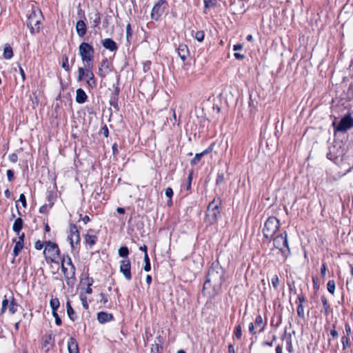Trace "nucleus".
<instances>
[{"label": "nucleus", "instance_id": "aec40b11", "mask_svg": "<svg viewBox=\"0 0 353 353\" xmlns=\"http://www.w3.org/2000/svg\"><path fill=\"white\" fill-rule=\"evenodd\" d=\"M87 99H88V96L83 89L79 88L77 90L76 101L78 103H85Z\"/></svg>", "mask_w": 353, "mask_h": 353}, {"label": "nucleus", "instance_id": "473e14b6", "mask_svg": "<svg viewBox=\"0 0 353 353\" xmlns=\"http://www.w3.org/2000/svg\"><path fill=\"white\" fill-rule=\"evenodd\" d=\"M119 255L121 256V257H127L128 255L129 254V250L127 247L125 246H122L119 249Z\"/></svg>", "mask_w": 353, "mask_h": 353}, {"label": "nucleus", "instance_id": "393cba45", "mask_svg": "<svg viewBox=\"0 0 353 353\" xmlns=\"http://www.w3.org/2000/svg\"><path fill=\"white\" fill-rule=\"evenodd\" d=\"M12 57H13V52H12V48L8 44L5 45L4 50H3V57L6 59H10Z\"/></svg>", "mask_w": 353, "mask_h": 353}, {"label": "nucleus", "instance_id": "f8f14e48", "mask_svg": "<svg viewBox=\"0 0 353 353\" xmlns=\"http://www.w3.org/2000/svg\"><path fill=\"white\" fill-rule=\"evenodd\" d=\"M119 270L127 281L132 279L131 263L129 259H127L121 261Z\"/></svg>", "mask_w": 353, "mask_h": 353}, {"label": "nucleus", "instance_id": "39448f33", "mask_svg": "<svg viewBox=\"0 0 353 353\" xmlns=\"http://www.w3.org/2000/svg\"><path fill=\"white\" fill-rule=\"evenodd\" d=\"M280 227V221L275 216H270L265 222L263 234L266 239L270 240Z\"/></svg>", "mask_w": 353, "mask_h": 353}, {"label": "nucleus", "instance_id": "c9c22d12", "mask_svg": "<svg viewBox=\"0 0 353 353\" xmlns=\"http://www.w3.org/2000/svg\"><path fill=\"white\" fill-rule=\"evenodd\" d=\"M194 37L199 42H202L205 37V33L203 30L196 31Z\"/></svg>", "mask_w": 353, "mask_h": 353}, {"label": "nucleus", "instance_id": "412c9836", "mask_svg": "<svg viewBox=\"0 0 353 353\" xmlns=\"http://www.w3.org/2000/svg\"><path fill=\"white\" fill-rule=\"evenodd\" d=\"M254 323L256 327L259 328V332H262L264 331L265 323H263L261 315L259 314L256 316Z\"/></svg>", "mask_w": 353, "mask_h": 353}, {"label": "nucleus", "instance_id": "de8ad7c7", "mask_svg": "<svg viewBox=\"0 0 353 353\" xmlns=\"http://www.w3.org/2000/svg\"><path fill=\"white\" fill-rule=\"evenodd\" d=\"M52 315L54 317L55 319V323L57 325H61V319H60V317L59 316L57 312H52Z\"/></svg>", "mask_w": 353, "mask_h": 353}, {"label": "nucleus", "instance_id": "37998d69", "mask_svg": "<svg viewBox=\"0 0 353 353\" xmlns=\"http://www.w3.org/2000/svg\"><path fill=\"white\" fill-rule=\"evenodd\" d=\"M224 175L223 173H219L216 179V184L220 185L224 181Z\"/></svg>", "mask_w": 353, "mask_h": 353}, {"label": "nucleus", "instance_id": "4d7b16f0", "mask_svg": "<svg viewBox=\"0 0 353 353\" xmlns=\"http://www.w3.org/2000/svg\"><path fill=\"white\" fill-rule=\"evenodd\" d=\"M297 300L299 301V304L303 305V303L305 301V297L303 293H301L298 295Z\"/></svg>", "mask_w": 353, "mask_h": 353}, {"label": "nucleus", "instance_id": "8fccbe9b", "mask_svg": "<svg viewBox=\"0 0 353 353\" xmlns=\"http://www.w3.org/2000/svg\"><path fill=\"white\" fill-rule=\"evenodd\" d=\"M8 180L12 181L14 179V172L12 170H8L6 172Z\"/></svg>", "mask_w": 353, "mask_h": 353}, {"label": "nucleus", "instance_id": "c85d7f7f", "mask_svg": "<svg viewBox=\"0 0 353 353\" xmlns=\"http://www.w3.org/2000/svg\"><path fill=\"white\" fill-rule=\"evenodd\" d=\"M23 248V244L21 243L20 241H15V245L13 249V254L14 257L19 255Z\"/></svg>", "mask_w": 353, "mask_h": 353}, {"label": "nucleus", "instance_id": "bf43d9fd", "mask_svg": "<svg viewBox=\"0 0 353 353\" xmlns=\"http://www.w3.org/2000/svg\"><path fill=\"white\" fill-rule=\"evenodd\" d=\"M214 145V143H212V144L208 147V149H206V150H205L204 151H203V152H201V154H203V156L204 154H208V153H209V152H212V150H213Z\"/></svg>", "mask_w": 353, "mask_h": 353}, {"label": "nucleus", "instance_id": "49530a36", "mask_svg": "<svg viewBox=\"0 0 353 353\" xmlns=\"http://www.w3.org/2000/svg\"><path fill=\"white\" fill-rule=\"evenodd\" d=\"M345 334H346L345 336H350V335L352 334L351 326L350 325V324L348 323H346L345 324Z\"/></svg>", "mask_w": 353, "mask_h": 353}, {"label": "nucleus", "instance_id": "4468645a", "mask_svg": "<svg viewBox=\"0 0 353 353\" xmlns=\"http://www.w3.org/2000/svg\"><path fill=\"white\" fill-rule=\"evenodd\" d=\"M176 51L179 57L183 62L190 57V52L185 44H179Z\"/></svg>", "mask_w": 353, "mask_h": 353}, {"label": "nucleus", "instance_id": "dca6fc26", "mask_svg": "<svg viewBox=\"0 0 353 353\" xmlns=\"http://www.w3.org/2000/svg\"><path fill=\"white\" fill-rule=\"evenodd\" d=\"M77 33L80 37H83L86 34L87 28L85 23L83 20H79L76 24Z\"/></svg>", "mask_w": 353, "mask_h": 353}, {"label": "nucleus", "instance_id": "b1692460", "mask_svg": "<svg viewBox=\"0 0 353 353\" xmlns=\"http://www.w3.org/2000/svg\"><path fill=\"white\" fill-rule=\"evenodd\" d=\"M321 299L323 304L324 314L327 315L331 311L330 305L329 304L328 301L325 296H322Z\"/></svg>", "mask_w": 353, "mask_h": 353}, {"label": "nucleus", "instance_id": "a19ab883", "mask_svg": "<svg viewBox=\"0 0 353 353\" xmlns=\"http://www.w3.org/2000/svg\"><path fill=\"white\" fill-rule=\"evenodd\" d=\"M272 284L275 290H277L279 284V279L277 275H274L271 279Z\"/></svg>", "mask_w": 353, "mask_h": 353}, {"label": "nucleus", "instance_id": "5701e85b", "mask_svg": "<svg viewBox=\"0 0 353 353\" xmlns=\"http://www.w3.org/2000/svg\"><path fill=\"white\" fill-rule=\"evenodd\" d=\"M97 240V236L96 235H92L90 234H86L85 235V241L86 244L89 245L90 247L93 246Z\"/></svg>", "mask_w": 353, "mask_h": 353}, {"label": "nucleus", "instance_id": "603ef678", "mask_svg": "<svg viewBox=\"0 0 353 353\" xmlns=\"http://www.w3.org/2000/svg\"><path fill=\"white\" fill-rule=\"evenodd\" d=\"M9 160L12 163H16L18 161V156L15 153H12L8 157Z\"/></svg>", "mask_w": 353, "mask_h": 353}, {"label": "nucleus", "instance_id": "5fc2aeb1", "mask_svg": "<svg viewBox=\"0 0 353 353\" xmlns=\"http://www.w3.org/2000/svg\"><path fill=\"white\" fill-rule=\"evenodd\" d=\"M19 201L22 203V205L26 208V196L23 194H21L19 196Z\"/></svg>", "mask_w": 353, "mask_h": 353}, {"label": "nucleus", "instance_id": "4c0bfd02", "mask_svg": "<svg viewBox=\"0 0 353 353\" xmlns=\"http://www.w3.org/2000/svg\"><path fill=\"white\" fill-rule=\"evenodd\" d=\"M297 315L301 319L305 318V314H304V308L303 305L301 304H299L296 308Z\"/></svg>", "mask_w": 353, "mask_h": 353}, {"label": "nucleus", "instance_id": "864d4df0", "mask_svg": "<svg viewBox=\"0 0 353 353\" xmlns=\"http://www.w3.org/2000/svg\"><path fill=\"white\" fill-rule=\"evenodd\" d=\"M110 72L105 70L102 68L99 67V72L98 74L101 77H105L107 74H108Z\"/></svg>", "mask_w": 353, "mask_h": 353}, {"label": "nucleus", "instance_id": "13d9d810", "mask_svg": "<svg viewBox=\"0 0 353 353\" xmlns=\"http://www.w3.org/2000/svg\"><path fill=\"white\" fill-rule=\"evenodd\" d=\"M249 332L252 334H256V332L254 330V325L253 323H250L248 325Z\"/></svg>", "mask_w": 353, "mask_h": 353}, {"label": "nucleus", "instance_id": "3c124183", "mask_svg": "<svg viewBox=\"0 0 353 353\" xmlns=\"http://www.w3.org/2000/svg\"><path fill=\"white\" fill-rule=\"evenodd\" d=\"M87 72V66H85V68H79L78 69V74L81 76H83V77L86 76Z\"/></svg>", "mask_w": 353, "mask_h": 353}, {"label": "nucleus", "instance_id": "6e6552de", "mask_svg": "<svg viewBox=\"0 0 353 353\" xmlns=\"http://www.w3.org/2000/svg\"><path fill=\"white\" fill-rule=\"evenodd\" d=\"M54 343V336L51 331L46 332L41 339V348L45 352H49Z\"/></svg>", "mask_w": 353, "mask_h": 353}, {"label": "nucleus", "instance_id": "338daca9", "mask_svg": "<svg viewBox=\"0 0 353 353\" xmlns=\"http://www.w3.org/2000/svg\"><path fill=\"white\" fill-rule=\"evenodd\" d=\"M243 48V45L241 44V43H237V44H235L233 46V50L234 51H237V50H240Z\"/></svg>", "mask_w": 353, "mask_h": 353}, {"label": "nucleus", "instance_id": "bb28decb", "mask_svg": "<svg viewBox=\"0 0 353 353\" xmlns=\"http://www.w3.org/2000/svg\"><path fill=\"white\" fill-rule=\"evenodd\" d=\"M18 306V304L14 301V299L12 297L8 307L9 312L11 314H14L17 311Z\"/></svg>", "mask_w": 353, "mask_h": 353}, {"label": "nucleus", "instance_id": "58836bf2", "mask_svg": "<svg viewBox=\"0 0 353 353\" xmlns=\"http://www.w3.org/2000/svg\"><path fill=\"white\" fill-rule=\"evenodd\" d=\"M234 335L237 339H240L242 336V330L241 325H238L234 329Z\"/></svg>", "mask_w": 353, "mask_h": 353}, {"label": "nucleus", "instance_id": "0e129e2a", "mask_svg": "<svg viewBox=\"0 0 353 353\" xmlns=\"http://www.w3.org/2000/svg\"><path fill=\"white\" fill-rule=\"evenodd\" d=\"M326 272V266L325 263L322 264V266L321 268V274L322 277H324L325 276Z\"/></svg>", "mask_w": 353, "mask_h": 353}, {"label": "nucleus", "instance_id": "6ab92c4d", "mask_svg": "<svg viewBox=\"0 0 353 353\" xmlns=\"http://www.w3.org/2000/svg\"><path fill=\"white\" fill-rule=\"evenodd\" d=\"M65 261V259H63L62 261V265H61V270L63 272V274L66 279H70L74 277L75 274V268L74 266H72V268H70V270H68L63 265V263Z\"/></svg>", "mask_w": 353, "mask_h": 353}, {"label": "nucleus", "instance_id": "79ce46f5", "mask_svg": "<svg viewBox=\"0 0 353 353\" xmlns=\"http://www.w3.org/2000/svg\"><path fill=\"white\" fill-rule=\"evenodd\" d=\"M95 17L92 21L94 27H97L101 22V17L98 12L94 14Z\"/></svg>", "mask_w": 353, "mask_h": 353}, {"label": "nucleus", "instance_id": "a878e982", "mask_svg": "<svg viewBox=\"0 0 353 353\" xmlns=\"http://www.w3.org/2000/svg\"><path fill=\"white\" fill-rule=\"evenodd\" d=\"M93 282H94V281H93V279L92 277L88 276V277H86L84 279L83 283L87 284V288H86L85 291V292L86 294H91L92 292V290L91 288V286L93 284Z\"/></svg>", "mask_w": 353, "mask_h": 353}, {"label": "nucleus", "instance_id": "0eeeda50", "mask_svg": "<svg viewBox=\"0 0 353 353\" xmlns=\"http://www.w3.org/2000/svg\"><path fill=\"white\" fill-rule=\"evenodd\" d=\"M42 17V14L40 10H32L29 14L27 20V26L30 28L32 34L39 32Z\"/></svg>", "mask_w": 353, "mask_h": 353}, {"label": "nucleus", "instance_id": "052dcab7", "mask_svg": "<svg viewBox=\"0 0 353 353\" xmlns=\"http://www.w3.org/2000/svg\"><path fill=\"white\" fill-rule=\"evenodd\" d=\"M330 334L333 338H337L339 336L338 332L336 330L334 325H333V328L330 330Z\"/></svg>", "mask_w": 353, "mask_h": 353}, {"label": "nucleus", "instance_id": "69168bd1", "mask_svg": "<svg viewBox=\"0 0 353 353\" xmlns=\"http://www.w3.org/2000/svg\"><path fill=\"white\" fill-rule=\"evenodd\" d=\"M234 57L236 59H239V60H241L245 58V56L242 54H240L239 52H235L234 54Z\"/></svg>", "mask_w": 353, "mask_h": 353}, {"label": "nucleus", "instance_id": "7ed1b4c3", "mask_svg": "<svg viewBox=\"0 0 353 353\" xmlns=\"http://www.w3.org/2000/svg\"><path fill=\"white\" fill-rule=\"evenodd\" d=\"M274 248L278 249L285 260L290 255L288 234L285 231L273 239Z\"/></svg>", "mask_w": 353, "mask_h": 353}, {"label": "nucleus", "instance_id": "f257e3e1", "mask_svg": "<svg viewBox=\"0 0 353 353\" xmlns=\"http://www.w3.org/2000/svg\"><path fill=\"white\" fill-rule=\"evenodd\" d=\"M224 281V270L218 263H213L209 268L205 281L203 283V290H208L210 296H214L221 290V285Z\"/></svg>", "mask_w": 353, "mask_h": 353}, {"label": "nucleus", "instance_id": "ddd939ff", "mask_svg": "<svg viewBox=\"0 0 353 353\" xmlns=\"http://www.w3.org/2000/svg\"><path fill=\"white\" fill-rule=\"evenodd\" d=\"M87 72H86V77L88 78L86 83L88 85V87L94 88L97 85V81L94 79V74L92 71V69L93 68V64L90 63L89 65H87Z\"/></svg>", "mask_w": 353, "mask_h": 353}, {"label": "nucleus", "instance_id": "a18cd8bd", "mask_svg": "<svg viewBox=\"0 0 353 353\" xmlns=\"http://www.w3.org/2000/svg\"><path fill=\"white\" fill-rule=\"evenodd\" d=\"M205 8H210L214 6L215 0H203Z\"/></svg>", "mask_w": 353, "mask_h": 353}, {"label": "nucleus", "instance_id": "7c9ffc66", "mask_svg": "<svg viewBox=\"0 0 353 353\" xmlns=\"http://www.w3.org/2000/svg\"><path fill=\"white\" fill-rule=\"evenodd\" d=\"M62 68L67 72L70 71V67L68 63V57L66 55L62 57Z\"/></svg>", "mask_w": 353, "mask_h": 353}, {"label": "nucleus", "instance_id": "c756f323", "mask_svg": "<svg viewBox=\"0 0 353 353\" xmlns=\"http://www.w3.org/2000/svg\"><path fill=\"white\" fill-rule=\"evenodd\" d=\"M341 343L343 344V350H345L347 347H350V336H343L341 337Z\"/></svg>", "mask_w": 353, "mask_h": 353}, {"label": "nucleus", "instance_id": "f3484780", "mask_svg": "<svg viewBox=\"0 0 353 353\" xmlns=\"http://www.w3.org/2000/svg\"><path fill=\"white\" fill-rule=\"evenodd\" d=\"M97 319L100 323H105L113 320V316L105 312H100L97 314Z\"/></svg>", "mask_w": 353, "mask_h": 353}, {"label": "nucleus", "instance_id": "09e8293b", "mask_svg": "<svg viewBox=\"0 0 353 353\" xmlns=\"http://www.w3.org/2000/svg\"><path fill=\"white\" fill-rule=\"evenodd\" d=\"M100 297H101V299H100V302L105 305L106 303L108 302V297L103 294V293H101L100 294Z\"/></svg>", "mask_w": 353, "mask_h": 353}, {"label": "nucleus", "instance_id": "c03bdc74", "mask_svg": "<svg viewBox=\"0 0 353 353\" xmlns=\"http://www.w3.org/2000/svg\"><path fill=\"white\" fill-rule=\"evenodd\" d=\"M68 316L70 320L74 321L77 319V315L74 310H70V312H67Z\"/></svg>", "mask_w": 353, "mask_h": 353}, {"label": "nucleus", "instance_id": "774afa93", "mask_svg": "<svg viewBox=\"0 0 353 353\" xmlns=\"http://www.w3.org/2000/svg\"><path fill=\"white\" fill-rule=\"evenodd\" d=\"M228 353H236L234 350V347L232 344H230L228 345Z\"/></svg>", "mask_w": 353, "mask_h": 353}, {"label": "nucleus", "instance_id": "423d86ee", "mask_svg": "<svg viewBox=\"0 0 353 353\" xmlns=\"http://www.w3.org/2000/svg\"><path fill=\"white\" fill-rule=\"evenodd\" d=\"M79 54L84 65L93 64L94 50V48L86 42H83L79 47Z\"/></svg>", "mask_w": 353, "mask_h": 353}, {"label": "nucleus", "instance_id": "2eb2a0df", "mask_svg": "<svg viewBox=\"0 0 353 353\" xmlns=\"http://www.w3.org/2000/svg\"><path fill=\"white\" fill-rule=\"evenodd\" d=\"M101 44L103 46L112 52L116 51L118 48V46L115 41H114L112 39L107 38L101 41Z\"/></svg>", "mask_w": 353, "mask_h": 353}, {"label": "nucleus", "instance_id": "20e7f679", "mask_svg": "<svg viewBox=\"0 0 353 353\" xmlns=\"http://www.w3.org/2000/svg\"><path fill=\"white\" fill-rule=\"evenodd\" d=\"M43 254L47 261L52 263H59L61 259L60 250L57 243L51 241L45 242Z\"/></svg>", "mask_w": 353, "mask_h": 353}, {"label": "nucleus", "instance_id": "f03ea898", "mask_svg": "<svg viewBox=\"0 0 353 353\" xmlns=\"http://www.w3.org/2000/svg\"><path fill=\"white\" fill-rule=\"evenodd\" d=\"M221 201L219 198H214L208 204L205 217V221L208 224L212 225L217 221L221 216Z\"/></svg>", "mask_w": 353, "mask_h": 353}, {"label": "nucleus", "instance_id": "cd10ccee", "mask_svg": "<svg viewBox=\"0 0 353 353\" xmlns=\"http://www.w3.org/2000/svg\"><path fill=\"white\" fill-rule=\"evenodd\" d=\"M50 305L52 308V312H57V309L59 308L60 305L59 301L57 298H52L50 301Z\"/></svg>", "mask_w": 353, "mask_h": 353}, {"label": "nucleus", "instance_id": "e433bc0d", "mask_svg": "<svg viewBox=\"0 0 353 353\" xmlns=\"http://www.w3.org/2000/svg\"><path fill=\"white\" fill-rule=\"evenodd\" d=\"M144 262H145V266L143 268L144 270L146 272L150 271L151 269V266H150V258L148 256V254H144Z\"/></svg>", "mask_w": 353, "mask_h": 353}, {"label": "nucleus", "instance_id": "a211bd4d", "mask_svg": "<svg viewBox=\"0 0 353 353\" xmlns=\"http://www.w3.org/2000/svg\"><path fill=\"white\" fill-rule=\"evenodd\" d=\"M68 350L69 353H79L77 340L74 338H70L68 341Z\"/></svg>", "mask_w": 353, "mask_h": 353}, {"label": "nucleus", "instance_id": "1a4fd4ad", "mask_svg": "<svg viewBox=\"0 0 353 353\" xmlns=\"http://www.w3.org/2000/svg\"><path fill=\"white\" fill-rule=\"evenodd\" d=\"M353 127V118L350 114L345 115L339 121L336 130L339 132H345Z\"/></svg>", "mask_w": 353, "mask_h": 353}, {"label": "nucleus", "instance_id": "680f3d73", "mask_svg": "<svg viewBox=\"0 0 353 353\" xmlns=\"http://www.w3.org/2000/svg\"><path fill=\"white\" fill-rule=\"evenodd\" d=\"M126 34H127L128 39L130 37L132 36V30H131L130 24H128V26L126 27Z\"/></svg>", "mask_w": 353, "mask_h": 353}, {"label": "nucleus", "instance_id": "9d476101", "mask_svg": "<svg viewBox=\"0 0 353 353\" xmlns=\"http://www.w3.org/2000/svg\"><path fill=\"white\" fill-rule=\"evenodd\" d=\"M167 6V2L165 0H158L157 3L154 6L151 16L152 18L157 20L159 17L163 13L165 7Z\"/></svg>", "mask_w": 353, "mask_h": 353}, {"label": "nucleus", "instance_id": "e2e57ef3", "mask_svg": "<svg viewBox=\"0 0 353 353\" xmlns=\"http://www.w3.org/2000/svg\"><path fill=\"white\" fill-rule=\"evenodd\" d=\"M9 304H10L9 301L6 298H5L2 301L1 307H5V308L7 309V307H9Z\"/></svg>", "mask_w": 353, "mask_h": 353}, {"label": "nucleus", "instance_id": "9b49d317", "mask_svg": "<svg viewBox=\"0 0 353 353\" xmlns=\"http://www.w3.org/2000/svg\"><path fill=\"white\" fill-rule=\"evenodd\" d=\"M70 245L72 248H74V244L77 245L80 242V234L75 224H70V235L68 236Z\"/></svg>", "mask_w": 353, "mask_h": 353}, {"label": "nucleus", "instance_id": "ea45409f", "mask_svg": "<svg viewBox=\"0 0 353 353\" xmlns=\"http://www.w3.org/2000/svg\"><path fill=\"white\" fill-rule=\"evenodd\" d=\"M202 157H203V154H201V152L196 154L194 157L190 161L191 165H196V164H197L199 162V161L201 160V158Z\"/></svg>", "mask_w": 353, "mask_h": 353}, {"label": "nucleus", "instance_id": "72a5a7b5", "mask_svg": "<svg viewBox=\"0 0 353 353\" xmlns=\"http://www.w3.org/2000/svg\"><path fill=\"white\" fill-rule=\"evenodd\" d=\"M327 291L332 294H334L335 291V282L334 280H330L327 284Z\"/></svg>", "mask_w": 353, "mask_h": 353}, {"label": "nucleus", "instance_id": "4be33fe9", "mask_svg": "<svg viewBox=\"0 0 353 353\" xmlns=\"http://www.w3.org/2000/svg\"><path fill=\"white\" fill-rule=\"evenodd\" d=\"M22 228L23 220L21 218L19 217L14 221L12 229L16 233H17V234H19V232L21 230Z\"/></svg>", "mask_w": 353, "mask_h": 353}, {"label": "nucleus", "instance_id": "2f4dec72", "mask_svg": "<svg viewBox=\"0 0 353 353\" xmlns=\"http://www.w3.org/2000/svg\"><path fill=\"white\" fill-rule=\"evenodd\" d=\"M165 194L167 197L170 199L168 201V205H171L172 204V197L173 196V190L171 188H167L165 190Z\"/></svg>", "mask_w": 353, "mask_h": 353}, {"label": "nucleus", "instance_id": "f704fd0d", "mask_svg": "<svg viewBox=\"0 0 353 353\" xmlns=\"http://www.w3.org/2000/svg\"><path fill=\"white\" fill-rule=\"evenodd\" d=\"M110 64L108 59H106V58L103 59L101 61L100 65H99L100 68H102L103 69H104L105 70L108 71V72H110Z\"/></svg>", "mask_w": 353, "mask_h": 353}, {"label": "nucleus", "instance_id": "6e6d98bb", "mask_svg": "<svg viewBox=\"0 0 353 353\" xmlns=\"http://www.w3.org/2000/svg\"><path fill=\"white\" fill-rule=\"evenodd\" d=\"M43 243L42 241L38 240L37 241L35 242V244H34L35 249L40 250L43 248Z\"/></svg>", "mask_w": 353, "mask_h": 353}]
</instances>
